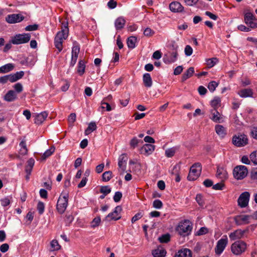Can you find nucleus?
<instances>
[{
    "label": "nucleus",
    "mask_w": 257,
    "mask_h": 257,
    "mask_svg": "<svg viewBox=\"0 0 257 257\" xmlns=\"http://www.w3.org/2000/svg\"><path fill=\"white\" fill-rule=\"evenodd\" d=\"M243 22L251 29L257 28V18L249 10L243 12Z\"/></svg>",
    "instance_id": "1"
},
{
    "label": "nucleus",
    "mask_w": 257,
    "mask_h": 257,
    "mask_svg": "<svg viewBox=\"0 0 257 257\" xmlns=\"http://www.w3.org/2000/svg\"><path fill=\"white\" fill-rule=\"evenodd\" d=\"M192 229V224L188 220H184L179 222L176 230L182 236H186L190 233Z\"/></svg>",
    "instance_id": "2"
},
{
    "label": "nucleus",
    "mask_w": 257,
    "mask_h": 257,
    "mask_svg": "<svg viewBox=\"0 0 257 257\" xmlns=\"http://www.w3.org/2000/svg\"><path fill=\"white\" fill-rule=\"evenodd\" d=\"M68 198V194L66 192H62L58 199L56 208L58 212L61 214L65 212L67 207Z\"/></svg>",
    "instance_id": "3"
},
{
    "label": "nucleus",
    "mask_w": 257,
    "mask_h": 257,
    "mask_svg": "<svg viewBox=\"0 0 257 257\" xmlns=\"http://www.w3.org/2000/svg\"><path fill=\"white\" fill-rule=\"evenodd\" d=\"M201 165L199 163L194 164L190 168V171L187 177L188 180L194 181L196 180L200 176L201 172Z\"/></svg>",
    "instance_id": "4"
},
{
    "label": "nucleus",
    "mask_w": 257,
    "mask_h": 257,
    "mask_svg": "<svg viewBox=\"0 0 257 257\" xmlns=\"http://www.w3.org/2000/svg\"><path fill=\"white\" fill-rule=\"evenodd\" d=\"M31 34L23 33L17 34L11 39V43L14 45H19L28 43L31 39Z\"/></svg>",
    "instance_id": "5"
},
{
    "label": "nucleus",
    "mask_w": 257,
    "mask_h": 257,
    "mask_svg": "<svg viewBox=\"0 0 257 257\" xmlns=\"http://www.w3.org/2000/svg\"><path fill=\"white\" fill-rule=\"evenodd\" d=\"M246 248V244L243 241H236L231 245V250L235 255H240L244 252Z\"/></svg>",
    "instance_id": "6"
},
{
    "label": "nucleus",
    "mask_w": 257,
    "mask_h": 257,
    "mask_svg": "<svg viewBox=\"0 0 257 257\" xmlns=\"http://www.w3.org/2000/svg\"><path fill=\"white\" fill-rule=\"evenodd\" d=\"M247 168L243 165L236 166L233 171V177L237 180H241L244 178L247 175Z\"/></svg>",
    "instance_id": "7"
},
{
    "label": "nucleus",
    "mask_w": 257,
    "mask_h": 257,
    "mask_svg": "<svg viewBox=\"0 0 257 257\" xmlns=\"http://www.w3.org/2000/svg\"><path fill=\"white\" fill-rule=\"evenodd\" d=\"M178 53L176 48L168 51L164 55L163 60L166 64H171L176 62L178 59Z\"/></svg>",
    "instance_id": "8"
},
{
    "label": "nucleus",
    "mask_w": 257,
    "mask_h": 257,
    "mask_svg": "<svg viewBox=\"0 0 257 257\" xmlns=\"http://www.w3.org/2000/svg\"><path fill=\"white\" fill-rule=\"evenodd\" d=\"M228 242V239L226 235H223L219 239L215 247V253L217 255H220L227 246Z\"/></svg>",
    "instance_id": "9"
},
{
    "label": "nucleus",
    "mask_w": 257,
    "mask_h": 257,
    "mask_svg": "<svg viewBox=\"0 0 257 257\" xmlns=\"http://www.w3.org/2000/svg\"><path fill=\"white\" fill-rule=\"evenodd\" d=\"M232 142L234 146L237 147H242L247 144L248 139L245 135L238 134L232 137Z\"/></svg>",
    "instance_id": "10"
},
{
    "label": "nucleus",
    "mask_w": 257,
    "mask_h": 257,
    "mask_svg": "<svg viewBox=\"0 0 257 257\" xmlns=\"http://www.w3.org/2000/svg\"><path fill=\"white\" fill-rule=\"evenodd\" d=\"M249 198L250 194L248 192L245 191L242 193L238 198V205L241 208L246 207L248 204Z\"/></svg>",
    "instance_id": "11"
},
{
    "label": "nucleus",
    "mask_w": 257,
    "mask_h": 257,
    "mask_svg": "<svg viewBox=\"0 0 257 257\" xmlns=\"http://www.w3.org/2000/svg\"><path fill=\"white\" fill-rule=\"evenodd\" d=\"M24 17L20 14L8 15L5 18L6 21L9 24H15L22 22Z\"/></svg>",
    "instance_id": "12"
},
{
    "label": "nucleus",
    "mask_w": 257,
    "mask_h": 257,
    "mask_svg": "<svg viewBox=\"0 0 257 257\" xmlns=\"http://www.w3.org/2000/svg\"><path fill=\"white\" fill-rule=\"evenodd\" d=\"M121 210V207L120 206H117L112 212L109 213L107 215L106 219L108 221L111 220H118L120 218V213Z\"/></svg>",
    "instance_id": "13"
},
{
    "label": "nucleus",
    "mask_w": 257,
    "mask_h": 257,
    "mask_svg": "<svg viewBox=\"0 0 257 257\" xmlns=\"http://www.w3.org/2000/svg\"><path fill=\"white\" fill-rule=\"evenodd\" d=\"M210 113L209 118L213 121L218 123L223 122V118L220 113L217 110V109H210Z\"/></svg>",
    "instance_id": "14"
},
{
    "label": "nucleus",
    "mask_w": 257,
    "mask_h": 257,
    "mask_svg": "<svg viewBox=\"0 0 257 257\" xmlns=\"http://www.w3.org/2000/svg\"><path fill=\"white\" fill-rule=\"evenodd\" d=\"M155 149V146L152 144H146L144 145L141 149V154L149 156L151 155Z\"/></svg>",
    "instance_id": "15"
},
{
    "label": "nucleus",
    "mask_w": 257,
    "mask_h": 257,
    "mask_svg": "<svg viewBox=\"0 0 257 257\" xmlns=\"http://www.w3.org/2000/svg\"><path fill=\"white\" fill-rule=\"evenodd\" d=\"M170 10L173 13H181L184 11V7L178 2H173L169 5Z\"/></svg>",
    "instance_id": "16"
},
{
    "label": "nucleus",
    "mask_w": 257,
    "mask_h": 257,
    "mask_svg": "<svg viewBox=\"0 0 257 257\" xmlns=\"http://www.w3.org/2000/svg\"><path fill=\"white\" fill-rule=\"evenodd\" d=\"M80 48L78 46H74L72 47L71 52V60L70 63L71 66H74L76 64Z\"/></svg>",
    "instance_id": "17"
},
{
    "label": "nucleus",
    "mask_w": 257,
    "mask_h": 257,
    "mask_svg": "<svg viewBox=\"0 0 257 257\" xmlns=\"http://www.w3.org/2000/svg\"><path fill=\"white\" fill-rule=\"evenodd\" d=\"M127 160V158L125 154H122L118 157V165L122 172H124L125 170Z\"/></svg>",
    "instance_id": "18"
},
{
    "label": "nucleus",
    "mask_w": 257,
    "mask_h": 257,
    "mask_svg": "<svg viewBox=\"0 0 257 257\" xmlns=\"http://www.w3.org/2000/svg\"><path fill=\"white\" fill-rule=\"evenodd\" d=\"M166 253V249L161 246L152 250V254L154 257H165Z\"/></svg>",
    "instance_id": "19"
},
{
    "label": "nucleus",
    "mask_w": 257,
    "mask_h": 257,
    "mask_svg": "<svg viewBox=\"0 0 257 257\" xmlns=\"http://www.w3.org/2000/svg\"><path fill=\"white\" fill-rule=\"evenodd\" d=\"M215 131L216 133L221 139H223L227 134L226 128L220 124H217L215 126Z\"/></svg>",
    "instance_id": "20"
},
{
    "label": "nucleus",
    "mask_w": 257,
    "mask_h": 257,
    "mask_svg": "<svg viewBox=\"0 0 257 257\" xmlns=\"http://www.w3.org/2000/svg\"><path fill=\"white\" fill-rule=\"evenodd\" d=\"M216 177L220 179L222 181L228 178V173L226 170L222 167H218L216 174Z\"/></svg>",
    "instance_id": "21"
},
{
    "label": "nucleus",
    "mask_w": 257,
    "mask_h": 257,
    "mask_svg": "<svg viewBox=\"0 0 257 257\" xmlns=\"http://www.w3.org/2000/svg\"><path fill=\"white\" fill-rule=\"evenodd\" d=\"M48 113L47 111H44L36 115L34 122L37 124H40L43 122L45 119L47 117Z\"/></svg>",
    "instance_id": "22"
},
{
    "label": "nucleus",
    "mask_w": 257,
    "mask_h": 257,
    "mask_svg": "<svg viewBox=\"0 0 257 257\" xmlns=\"http://www.w3.org/2000/svg\"><path fill=\"white\" fill-rule=\"evenodd\" d=\"M174 257H192V252L188 248H182L178 251Z\"/></svg>",
    "instance_id": "23"
},
{
    "label": "nucleus",
    "mask_w": 257,
    "mask_h": 257,
    "mask_svg": "<svg viewBox=\"0 0 257 257\" xmlns=\"http://www.w3.org/2000/svg\"><path fill=\"white\" fill-rule=\"evenodd\" d=\"M237 94L241 98L252 97L253 91L250 88L242 89L239 90Z\"/></svg>",
    "instance_id": "24"
},
{
    "label": "nucleus",
    "mask_w": 257,
    "mask_h": 257,
    "mask_svg": "<svg viewBox=\"0 0 257 257\" xmlns=\"http://www.w3.org/2000/svg\"><path fill=\"white\" fill-rule=\"evenodd\" d=\"M244 233V231L241 229H237L232 232H231L229 234V237L231 240H234L241 238L243 236Z\"/></svg>",
    "instance_id": "25"
},
{
    "label": "nucleus",
    "mask_w": 257,
    "mask_h": 257,
    "mask_svg": "<svg viewBox=\"0 0 257 257\" xmlns=\"http://www.w3.org/2000/svg\"><path fill=\"white\" fill-rule=\"evenodd\" d=\"M17 98L16 92L14 90H9L5 95L4 99L8 102L14 101Z\"/></svg>",
    "instance_id": "26"
},
{
    "label": "nucleus",
    "mask_w": 257,
    "mask_h": 257,
    "mask_svg": "<svg viewBox=\"0 0 257 257\" xmlns=\"http://www.w3.org/2000/svg\"><path fill=\"white\" fill-rule=\"evenodd\" d=\"M125 20L123 17L117 18L114 22V26L116 30L122 29L125 25Z\"/></svg>",
    "instance_id": "27"
},
{
    "label": "nucleus",
    "mask_w": 257,
    "mask_h": 257,
    "mask_svg": "<svg viewBox=\"0 0 257 257\" xmlns=\"http://www.w3.org/2000/svg\"><path fill=\"white\" fill-rule=\"evenodd\" d=\"M143 80L146 87L150 88L152 86L153 81L149 73H146L143 75Z\"/></svg>",
    "instance_id": "28"
},
{
    "label": "nucleus",
    "mask_w": 257,
    "mask_h": 257,
    "mask_svg": "<svg viewBox=\"0 0 257 257\" xmlns=\"http://www.w3.org/2000/svg\"><path fill=\"white\" fill-rule=\"evenodd\" d=\"M179 149L180 147L179 146L168 148L165 151V156L168 158L172 157L179 151Z\"/></svg>",
    "instance_id": "29"
},
{
    "label": "nucleus",
    "mask_w": 257,
    "mask_h": 257,
    "mask_svg": "<svg viewBox=\"0 0 257 257\" xmlns=\"http://www.w3.org/2000/svg\"><path fill=\"white\" fill-rule=\"evenodd\" d=\"M14 66L12 63H8L0 67V73H8L13 70Z\"/></svg>",
    "instance_id": "30"
},
{
    "label": "nucleus",
    "mask_w": 257,
    "mask_h": 257,
    "mask_svg": "<svg viewBox=\"0 0 257 257\" xmlns=\"http://www.w3.org/2000/svg\"><path fill=\"white\" fill-rule=\"evenodd\" d=\"M64 40V39L59 37L58 36H56L55 37L54 44L59 52H60L62 50V43Z\"/></svg>",
    "instance_id": "31"
},
{
    "label": "nucleus",
    "mask_w": 257,
    "mask_h": 257,
    "mask_svg": "<svg viewBox=\"0 0 257 257\" xmlns=\"http://www.w3.org/2000/svg\"><path fill=\"white\" fill-rule=\"evenodd\" d=\"M194 73V69L193 67H190L187 69L186 72L184 73L182 77V81L186 80L188 78L191 77Z\"/></svg>",
    "instance_id": "32"
},
{
    "label": "nucleus",
    "mask_w": 257,
    "mask_h": 257,
    "mask_svg": "<svg viewBox=\"0 0 257 257\" xmlns=\"http://www.w3.org/2000/svg\"><path fill=\"white\" fill-rule=\"evenodd\" d=\"M97 128L96 123L95 122H91L89 123L87 128L85 130L84 134L86 136L88 135L92 132L94 131Z\"/></svg>",
    "instance_id": "33"
},
{
    "label": "nucleus",
    "mask_w": 257,
    "mask_h": 257,
    "mask_svg": "<svg viewBox=\"0 0 257 257\" xmlns=\"http://www.w3.org/2000/svg\"><path fill=\"white\" fill-rule=\"evenodd\" d=\"M24 72L23 71L17 72L15 74H11V75L12 78V82H16L22 78L24 76Z\"/></svg>",
    "instance_id": "34"
},
{
    "label": "nucleus",
    "mask_w": 257,
    "mask_h": 257,
    "mask_svg": "<svg viewBox=\"0 0 257 257\" xmlns=\"http://www.w3.org/2000/svg\"><path fill=\"white\" fill-rule=\"evenodd\" d=\"M137 38L135 37L131 36L128 38L127 45L129 48L134 49L136 47Z\"/></svg>",
    "instance_id": "35"
},
{
    "label": "nucleus",
    "mask_w": 257,
    "mask_h": 257,
    "mask_svg": "<svg viewBox=\"0 0 257 257\" xmlns=\"http://www.w3.org/2000/svg\"><path fill=\"white\" fill-rule=\"evenodd\" d=\"M218 62V59L217 58H211L206 59V63L209 68L213 67Z\"/></svg>",
    "instance_id": "36"
},
{
    "label": "nucleus",
    "mask_w": 257,
    "mask_h": 257,
    "mask_svg": "<svg viewBox=\"0 0 257 257\" xmlns=\"http://www.w3.org/2000/svg\"><path fill=\"white\" fill-rule=\"evenodd\" d=\"M251 216L247 215H242L237 217V219L240 221L242 223L247 224L249 222V219Z\"/></svg>",
    "instance_id": "37"
},
{
    "label": "nucleus",
    "mask_w": 257,
    "mask_h": 257,
    "mask_svg": "<svg viewBox=\"0 0 257 257\" xmlns=\"http://www.w3.org/2000/svg\"><path fill=\"white\" fill-rule=\"evenodd\" d=\"M55 151L54 147H51L49 149L46 150L42 156L41 159L43 160H46V158L50 157Z\"/></svg>",
    "instance_id": "38"
},
{
    "label": "nucleus",
    "mask_w": 257,
    "mask_h": 257,
    "mask_svg": "<svg viewBox=\"0 0 257 257\" xmlns=\"http://www.w3.org/2000/svg\"><path fill=\"white\" fill-rule=\"evenodd\" d=\"M221 100L219 97H215L210 102L211 106L213 109H217L219 104L220 103Z\"/></svg>",
    "instance_id": "39"
},
{
    "label": "nucleus",
    "mask_w": 257,
    "mask_h": 257,
    "mask_svg": "<svg viewBox=\"0 0 257 257\" xmlns=\"http://www.w3.org/2000/svg\"><path fill=\"white\" fill-rule=\"evenodd\" d=\"M112 178V172L111 171H106L103 173L102 175V179L103 181L107 182Z\"/></svg>",
    "instance_id": "40"
},
{
    "label": "nucleus",
    "mask_w": 257,
    "mask_h": 257,
    "mask_svg": "<svg viewBox=\"0 0 257 257\" xmlns=\"http://www.w3.org/2000/svg\"><path fill=\"white\" fill-rule=\"evenodd\" d=\"M12 78L11 74L2 76L0 77V83L2 84H5L8 81H10L11 82H12Z\"/></svg>",
    "instance_id": "41"
},
{
    "label": "nucleus",
    "mask_w": 257,
    "mask_h": 257,
    "mask_svg": "<svg viewBox=\"0 0 257 257\" xmlns=\"http://www.w3.org/2000/svg\"><path fill=\"white\" fill-rule=\"evenodd\" d=\"M170 235L169 234H163L159 237V240L162 243H167L170 240Z\"/></svg>",
    "instance_id": "42"
},
{
    "label": "nucleus",
    "mask_w": 257,
    "mask_h": 257,
    "mask_svg": "<svg viewBox=\"0 0 257 257\" xmlns=\"http://www.w3.org/2000/svg\"><path fill=\"white\" fill-rule=\"evenodd\" d=\"M218 83L213 81L209 83L208 85V88L210 92H213L216 89V88L218 86Z\"/></svg>",
    "instance_id": "43"
},
{
    "label": "nucleus",
    "mask_w": 257,
    "mask_h": 257,
    "mask_svg": "<svg viewBox=\"0 0 257 257\" xmlns=\"http://www.w3.org/2000/svg\"><path fill=\"white\" fill-rule=\"evenodd\" d=\"M111 192V188L108 186H101L100 189V192L104 195H107Z\"/></svg>",
    "instance_id": "44"
},
{
    "label": "nucleus",
    "mask_w": 257,
    "mask_h": 257,
    "mask_svg": "<svg viewBox=\"0 0 257 257\" xmlns=\"http://www.w3.org/2000/svg\"><path fill=\"white\" fill-rule=\"evenodd\" d=\"M101 221L100 217L98 216L95 218H94L93 220L91 222V226L92 228H95L97 226H98Z\"/></svg>",
    "instance_id": "45"
},
{
    "label": "nucleus",
    "mask_w": 257,
    "mask_h": 257,
    "mask_svg": "<svg viewBox=\"0 0 257 257\" xmlns=\"http://www.w3.org/2000/svg\"><path fill=\"white\" fill-rule=\"evenodd\" d=\"M37 209L40 214H42L45 210L44 203L41 201H39L37 204Z\"/></svg>",
    "instance_id": "46"
},
{
    "label": "nucleus",
    "mask_w": 257,
    "mask_h": 257,
    "mask_svg": "<svg viewBox=\"0 0 257 257\" xmlns=\"http://www.w3.org/2000/svg\"><path fill=\"white\" fill-rule=\"evenodd\" d=\"M100 108L102 110H105L106 111H110L112 109L111 106L109 105V104L105 102H101Z\"/></svg>",
    "instance_id": "47"
},
{
    "label": "nucleus",
    "mask_w": 257,
    "mask_h": 257,
    "mask_svg": "<svg viewBox=\"0 0 257 257\" xmlns=\"http://www.w3.org/2000/svg\"><path fill=\"white\" fill-rule=\"evenodd\" d=\"M249 158L254 165H257V150L252 152L250 154Z\"/></svg>",
    "instance_id": "48"
},
{
    "label": "nucleus",
    "mask_w": 257,
    "mask_h": 257,
    "mask_svg": "<svg viewBox=\"0 0 257 257\" xmlns=\"http://www.w3.org/2000/svg\"><path fill=\"white\" fill-rule=\"evenodd\" d=\"M153 206L156 209H159L162 207L163 203L161 200L159 199H156L153 202Z\"/></svg>",
    "instance_id": "49"
},
{
    "label": "nucleus",
    "mask_w": 257,
    "mask_h": 257,
    "mask_svg": "<svg viewBox=\"0 0 257 257\" xmlns=\"http://www.w3.org/2000/svg\"><path fill=\"white\" fill-rule=\"evenodd\" d=\"M20 146L21 147V149H24V152L22 153L23 155H26L28 152V149L26 146V141L23 140H22L20 143Z\"/></svg>",
    "instance_id": "50"
},
{
    "label": "nucleus",
    "mask_w": 257,
    "mask_h": 257,
    "mask_svg": "<svg viewBox=\"0 0 257 257\" xmlns=\"http://www.w3.org/2000/svg\"><path fill=\"white\" fill-rule=\"evenodd\" d=\"M51 246L54 250H58L60 248V245L59 244L58 241L56 240H53L51 242Z\"/></svg>",
    "instance_id": "51"
},
{
    "label": "nucleus",
    "mask_w": 257,
    "mask_h": 257,
    "mask_svg": "<svg viewBox=\"0 0 257 257\" xmlns=\"http://www.w3.org/2000/svg\"><path fill=\"white\" fill-rule=\"evenodd\" d=\"M39 28V26L37 24H34V25H30L27 26L25 28V30L26 31H36L38 30Z\"/></svg>",
    "instance_id": "52"
},
{
    "label": "nucleus",
    "mask_w": 257,
    "mask_h": 257,
    "mask_svg": "<svg viewBox=\"0 0 257 257\" xmlns=\"http://www.w3.org/2000/svg\"><path fill=\"white\" fill-rule=\"evenodd\" d=\"M238 30L241 32H248L250 31L251 29L249 27L245 26L244 25L241 24L237 26Z\"/></svg>",
    "instance_id": "53"
},
{
    "label": "nucleus",
    "mask_w": 257,
    "mask_h": 257,
    "mask_svg": "<svg viewBox=\"0 0 257 257\" xmlns=\"http://www.w3.org/2000/svg\"><path fill=\"white\" fill-rule=\"evenodd\" d=\"M184 52L187 56H190L192 54L193 49L190 45H186L185 47Z\"/></svg>",
    "instance_id": "54"
},
{
    "label": "nucleus",
    "mask_w": 257,
    "mask_h": 257,
    "mask_svg": "<svg viewBox=\"0 0 257 257\" xmlns=\"http://www.w3.org/2000/svg\"><path fill=\"white\" fill-rule=\"evenodd\" d=\"M196 201L200 206H203L204 201L201 194H198L196 196Z\"/></svg>",
    "instance_id": "55"
},
{
    "label": "nucleus",
    "mask_w": 257,
    "mask_h": 257,
    "mask_svg": "<svg viewBox=\"0 0 257 257\" xmlns=\"http://www.w3.org/2000/svg\"><path fill=\"white\" fill-rule=\"evenodd\" d=\"M76 120V114L74 113H71L68 117V122L69 123V125H73V123Z\"/></svg>",
    "instance_id": "56"
},
{
    "label": "nucleus",
    "mask_w": 257,
    "mask_h": 257,
    "mask_svg": "<svg viewBox=\"0 0 257 257\" xmlns=\"http://www.w3.org/2000/svg\"><path fill=\"white\" fill-rule=\"evenodd\" d=\"M224 188V184L222 182L216 183L212 186V188L216 190H222Z\"/></svg>",
    "instance_id": "57"
},
{
    "label": "nucleus",
    "mask_w": 257,
    "mask_h": 257,
    "mask_svg": "<svg viewBox=\"0 0 257 257\" xmlns=\"http://www.w3.org/2000/svg\"><path fill=\"white\" fill-rule=\"evenodd\" d=\"M154 31L150 28H146L144 31V34L147 37H150L154 35Z\"/></svg>",
    "instance_id": "58"
},
{
    "label": "nucleus",
    "mask_w": 257,
    "mask_h": 257,
    "mask_svg": "<svg viewBox=\"0 0 257 257\" xmlns=\"http://www.w3.org/2000/svg\"><path fill=\"white\" fill-rule=\"evenodd\" d=\"M14 88L16 92L18 93L21 92L23 89V85L20 83H17L15 84L14 86Z\"/></svg>",
    "instance_id": "59"
},
{
    "label": "nucleus",
    "mask_w": 257,
    "mask_h": 257,
    "mask_svg": "<svg viewBox=\"0 0 257 257\" xmlns=\"http://www.w3.org/2000/svg\"><path fill=\"white\" fill-rule=\"evenodd\" d=\"M139 142V140L136 137L133 138L130 141L131 147L133 149L136 148Z\"/></svg>",
    "instance_id": "60"
},
{
    "label": "nucleus",
    "mask_w": 257,
    "mask_h": 257,
    "mask_svg": "<svg viewBox=\"0 0 257 257\" xmlns=\"http://www.w3.org/2000/svg\"><path fill=\"white\" fill-rule=\"evenodd\" d=\"M121 197L122 193L119 191H117L115 193V194L113 196V200L114 202H118L120 200Z\"/></svg>",
    "instance_id": "61"
},
{
    "label": "nucleus",
    "mask_w": 257,
    "mask_h": 257,
    "mask_svg": "<svg viewBox=\"0 0 257 257\" xmlns=\"http://www.w3.org/2000/svg\"><path fill=\"white\" fill-rule=\"evenodd\" d=\"M68 34L63 31H59L56 36H58L59 37L63 39H66L68 37Z\"/></svg>",
    "instance_id": "62"
},
{
    "label": "nucleus",
    "mask_w": 257,
    "mask_h": 257,
    "mask_svg": "<svg viewBox=\"0 0 257 257\" xmlns=\"http://www.w3.org/2000/svg\"><path fill=\"white\" fill-rule=\"evenodd\" d=\"M117 6V3L114 0H110L107 3V6L110 9H114Z\"/></svg>",
    "instance_id": "63"
},
{
    "label": "nucleus",
    "mask_w": 257,
    "mask_h": 257,
    "mask_svg": "<svg viewBox=\"0 0 257 257\" xmlns=\"http://www.w3.org/2000/svg\"><path fill=\"white\" fill-rule=\"evenodd\" d=\"M251 135L253 138L257 140V127H253L251 129Z\"/></svg>",
    "instance_id": "64"
}]
</instances>
